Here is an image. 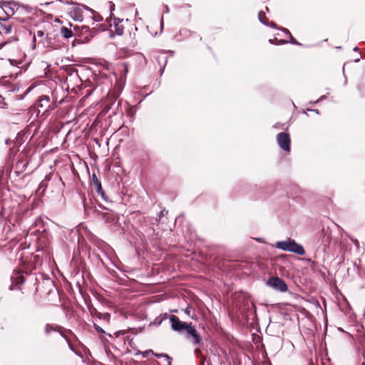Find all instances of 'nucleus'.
Instances as JSON below:
<instances>
[{"mask_svg": "<svg viewBox=\"0 0 365 365\" xmlns=\"http://www.w3.org/2000/svg\"><path fill=\"white\" fill-rule=\"evenodd\" d=\"M267 284L269 287L280 292H286L287 290V284L282 279H279V277H272L268 280Z\"/></svg>", "mask_w": 365, "mask_h": 365, "instance_id": "obj_3", "label": "nucleus"}, {"mask_svg": "<svg viewBox=\"0 0 365 365\" xmlns=\"http://www.w3.org/2000/svg\"><path fill=\"white\" fill-rule=\"evenodd\" d=\"M259 21L264 24H267L266 21L264 20V14L262 11H260L258 15Z\"/></svg>", "mask_w": 365, "mask_h": 365, "instance_id": "obj_9", "label": "nucleus"}, {"mask_svg": "<svg viewBox=\"0 0 365 365\" xmlns=\"http://www.w3.org/2000/svg\"><path fill=\"white\" fill-rule=\"evenodd\" d=\"M96 329L98 331H101V332H103V329L100 327H96Z\"/></svg>", "mask_w": 365, "mask_h": 365, "instance_id": "obj_17", "label": "nucleus"}, {"mask_svg": "<svg viewBox=\"0 0 365 365\" xmlns=\"http://www.w3.org/2000/svg\"><path fill=\"white\" fill-rule=\"evenodd\" d=\"M149 354H154V353L152 350H147V351L141 353V354L143 355V357H147Z\"/></svg>", "mask_w": 365, "mask_h": 365, "instance_id": "obj_12", "label": "nucleus"}, {"mask_svg": "<svg viewBox=\"0 0 365 365\" xmlns=\"http://www.w3.org/2000/svg\"><path fill=\"white\" fill-rule=\"evenodd\" d=\"M4 30L6 34H9L11 31V26H4Z\"/></svg>", "mask_w": 365, "mask_h": 365, "instance_id": "obj_14", "label": "nucleus"}, {"mask_svg": "<svg viewBox=\"0 0 365 365\" xmlns=\"http://www.w3.org/2000/svg\"><path fill=\"white\" fill-rule=\"evenodd\" d=\"M170 322L173 330L178 332L185 331L188 338L192 340L193 344H198L200 343L201 337L190 323L181 322L175 315L170 317Z\"/></svg>", "mask_w": 365, "mask_h": 365, "instance_id": "obj_1", "label": "nucleus"}, {"mask_svg": "<svg viewBox=\"0 0 365 365\" xmlns=\"http://www.w3.org/2000/svg\"><path fill=\"white\" fill-rule=\"evenodd\" d=\"M270 26H275V24H274V23H271V24H270Z\"/></svg>", "mask_w": 365, "mask_h": 365, "instance_id": "obj_18", "label": "nucleus"}, {"mask_svg": "<svg viewBox=\"0 0 365 365\" xmlns=\"http://www.w3.org/2000/svg\"><path fill=\"white\" fill-rule=\"evenodd\" d=\"M44 36V32L43 31H38L36 34L34 35V40L36 41V38H42Z\"/></svg>", "mask_w": 365, "mask_h": 365, "instance_id": "obj_8", "label": "nucleus"}, {"mask_svg": "<svg viewBox=\"0 0 365 365\" xmlns=\"http://www.w3.org/2000/svg\"><path fill=\"white\" fill-rule=\"evenodd\" d=\"M108 22L109 23V25L110 28L113 27L114 30L111 29V32H115L117 35H122L123 33L124 27L122 25L121 22L122 21L119 19L116 18H110L109 20H108Z\"/></svg>", "mask_w": 365, "mask_h": 365, "instance_id": "obj_5", "label": "nucleus"}, {"mask_svg": "<svg viewBox=\"0 0 365 365\" xmlns=\"http://www.w3.org/2000/svg\"><path fill=\"white\" fill-rule=\"evenodd\" d=\"M276 247L284 251L292 252L300 255L304 254V250L303 247L301 246L300 245H298L294 240L290 239L285 241L277 242L276 243Z\"/></svg>", "mask_w": 365, "mask_h": 365, "instance_id": "obj_2", "label": "nucleus"}, {"mask_svg": "<svg viewBox=\"0 0 365 365\" xmlns=\"http://www.w3.org/2000/svg\"><path fill=\"white\" fill-rule=\"evenodd\" d=\"M277 143L281 148L287 152L290 151V138L287 133H280L277 137Z\"/></svg>", "mask_w": 365, "mask_h": 365, "instance_id": "obj_4", "label": "nucleus"}, {"mask_svg": "<svg viewBox=\"0 0 365 365\" xmlns=\"http://www.w3.org/2000/svg\"><path fill=\"white\" fill-rule=\"evenodd\" d=\"M61 34L66 38H69L72 36V31L66 27L61 28Z\"/></svg>", "mask_w": 365, "mask_h": 365, "instance_id": "obj_7", "label": "nucleus"}, {"mask_svg": "<svg viewBox=\"0 0 365 365\" xmlns=\"http://www.w3.org/2000/svg\"><path fill=\"white\" fill-rule=\"evenodd\" d=\"M157 357H162V356H165V357H168L167 355H165V354H154Z\"/></svg>", "mask_w": 365, "mask_h": 365, "instance_id": "obj_16", "label": "nucleus"}, {"mask_svg": "<svg viewBox=\"0 0 365 365\" xmlns=\"http://www.w3.org/2000/svg\"><path fill=\"white\" fill-rule=\"evenodd\" d=\"M185 313L187 315H188V316H190V307H187V308L185 309Z\"/></svg>", "mask_w": 365, "mask_h": 365, "instance_id": "obj_15", "label": "nucleus"}, {"mask_svg": "<svg viewBox=\"0 0 365 365\" xmlns=\"http://www.w3.org/2000/svg\"><path fill=\"white\" fill-rule=\"evenodd\" d=\"M38 106H40L42 108H46V110H48V109L49 108H53V107H52L50 103V98L48 96H43L39 98Z\"/></svg>", "mask_w": 365, "mask_h": 365, "instance_id": "obj_6", "label": "nucleus"}, {"mask_svg": "<svg viewBox=\"0 0 365 365\" xmlns=\"http://www.w3.org/2000/svg\"><path fill=\"white\" fill-rule=\"evenodd\" d=\"M274 41H277V43H279V44H280V43H285L287 42V41H282V40L277 41V38H274V39H269V43H275Z\"/></svg>", "mask_w": 365, "mask_h": 365, "instance_id": "obj_10", "label": "nucleus"}, {"mask_svg": "<svg viewBox=\"0 0 365 365\" xmlns=\"http://www.w3.org/2000/svg\"><path fill=\"white\" fill-rule=\"evenodd\" d=\"M349 238H350V239H351V240L354 243V245H356V247H359V241H358L356 239L353 238V237H349Z\"/></svg>", "mask_w": 365, "mask_h": 365, "instance_id": "obj_13", "label": "nucleus"}, {"mask_svg": "<svg viewBox=\"0 0 365 365\" xmlns=\"http://www.w3.org/2000/svg\"><path fill=\"white\" fill-rule=\"evenodd\" d=\"M283 31H284L287 34H288V35L290 36V38H291V39H292L291 42H292V43H297L295 41V40L293 38V37L292 36V35L290 34L289 31L287 29H283Z\"/></svg>", "mask_w": 365, "mask_h": 365, "instance_id": "obj_11", "label": "nucleus"}]
</instances>
